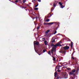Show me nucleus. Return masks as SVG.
<instances>
[{"label":"nucleus","mask_w":79,"mask_h":79,"mask_svg":"<svg viewBox=\"0 0 79 79\" xmlns=\"http://www.w3.org/2000/svg\"><path fill=\"white\" fill-rule=\"evenodd\" d=\"M60 60H61V58L59 60L60 61Z\"/></svg>","instance_id":"obj_45"},{"label":"nucleus","mask_w":79,"mask_h":79,"mask_svg":"<svg viewBox=\"0 0 79 79\" xmlns=\"http://www.w3.org/2000/svg\"><path fill=\"white\" fill-rule=\"evenodd\" d=\"M61 63H60V64H61V65H58V66H59V67L60 68V67H62V66H64V65H63V64H61Z\"/></svg>","instance_id":"obj_14"},{"label":"nucleus","mask_w":79,"mask_h":79,"mask_svg":"<svg viewBox=\"0 0 79 79\" xmlns=\"http://www.w3.org/2000/svg\"><path fill=\"white\" fill-rule=\"evenodd\" d=\"M9 0V1H11V0Z\"/></svg>","instance_id":"obj_53"},{"label":"nucleus","mask_w":79,"mask_h":79,"mask_svg":"<svg viewBox=\"0 0 79 79\" xmlns=\"http://www.w3.org/2000/svg\"><path fill=\"white\" fill-rule=\"evenodd\" d=\"M25 8H26V7H25L24 8V9H25Z\"/></svg>","instance_id":"obj_46"},{"label":"nucleus","mask_w":79,"mask_h":79,"mask_svg":"<svg viewBox=\"0 0 79 79\" xmlns=\"http://www.w3.org/2000/svg\"><path fill=\"white\" fill-rule=\"evenodd\" d=\"M46 52V50L45 49H44L43 51V53H45Z\"/></svg>","instance_id":"obj_25"},{"label":"nucleus","mask_w":79,"mask_h":79,"mask_svg":"<svg viewBox=\"0 0 79 79\" xmlns=\"http://www.w3.org/2000/svg\"><path fill=\"white\" fill-rule=\"evenodd\" d=\"M45 45H47V41L46 40H45L44 42Z\"/></svg>","instance_id":"obj_13"},{"label":"nucleus","mask_w":79,"mask_h":79,"mask_svg":"<svg viewBox=\"0 0 79 79\" xmlns=\"http://www.w3.org/2000/svg\"><path fill=\"white\" fill-rule=\"evenodd\" d=\"M55 42V39H53V38L51 40V42L52 43H53V42Z\"/></svg>","instance_id":"obj_11"},{"label":"nucleus","mask_w":79,"mask_h":79,"mask_svg":"<svg viewBox=\"0 0 79 79\" xmlns=\"http://www.w3.org/2000/svg\"><path fill=\"white\" fill-rule=\"evenodd\" d=\"M53 5L54 7H55L56 6V4H55V3H54Z\"/></svg>","instance_id":"obj_27"},{"label":"nucleus","mask_w":79,"mask_h":79,"mask_svg":"<svg viewBox=\"0 0 79 79\" xmlns=\"http://www.w3.org/2000/svg\"><path fill=\"white\" fill-rule=\"evenodd\" d=\"M49 32H50V30H48L47 31H46L45 33L46 34H48Z\"/></svg>","instance_id":"obj_19"},{"label":"nucleus","mask_w":79,"mask_h":79,"mask_svg":"<svg viewBox=\"0 0 79 79\" xmlns=\"http://www.w3.org/2000/svg\"><path fill=\"white\" fill-rule=\"evenodd\" d=\"M39 40L40 41H41V42H43L45 40V38H42V37H40L39 38Z\"/></svg>","instance_id":"obj_6"},{"label":"nucleus","mask_w":79,"mask_h":79,"mask_svg":"<svg viewBox=\"0 0 79 79\" xmlns=\"http://www.w3.org/2000/svg\"><path fill=\"white\" fill-rule=\"evenodd\" d=\"M69 64H70V60H69Z\"/></svg>","instance_id":"obj_43"},{"label":"nucleus","mask_w":79,"mask_h":79,"mask_svg":"<svg viewBox=\"0 0 79 79\" xmlns=\"http://www.w3.org/2000/svg\"><path fill=\"white\" fill-rule=\"evenodd\" d=\"M74 52H73V53H72V56H73V55L74 54Z\"/></svg>","instance_id":"obj_37"},{"label":"nucleus","mask_w":79,"mask_h":79,"mask_svg":"<svg viewBox=\"0 0 79 79\" xmlns=\"http://www.w3.org/2000/svg\"><path fill=\"white\" fill-rule=\"evenodd\" d=\"M38 5H39V3H38L37 5L35 4V8H36V7H37Z\"/></svg>","instance_id":"obj_23"},{"label":"nucleus","mask_w":79,"mask_h":79,"mask_svg":"<svg viewBox=\"0 0 79 79\" xmlns=\"http://www.w3.org/2000/svg\"><path fill=\"white\" fill-rule=\"evenodd\" d=\"M22 2H23V3H24L26 2V0H23Z\"/></svg>","instance_id":"obj_22"},{"label":"nucleus","mask_w":79,"mask_h":79,"mask_svg":"<svg viewBox=\"0 0 79 79\" xmlns=\"http://www.w3.org/2000/svg\"><path fill=\"white\" fill-rule=\"evenodd\" d=\"M52 58H53V60L54 61H55L56 60V58H55V57H54V56H52Z\"/></svg>","instance_id":"obj_18"},{"label":"nucleus","mask_w":79,"mask_h":79,"mask_svg":"<svg viewBox=\"0 0 79 79\" xmlns=\"http://www.w3.org/2000/svg\"><path fill=\"white\" fill-rule=\"evenodd\" d=\"M51 51H49L48 52V53L49 54V55H52V54H51Z\"/></svg>","instance_id":"obj_15"},{"label":"nucleus","mask_w":79,"mask_h":79,"mask_svg":"<svg viewBox=\"0 0 79 79\" xmlns=\"http://www.w3.org/2000/svg\"><path fill=\"white\" fill-rule=\"evenodd\" d=\"M34 0H32V2H33L34 3H35V2H34Z\"/></svg>","instance_id":"obj_33"},{"label":"nucleus","mask_w":79,"mask_h":79,"mask_svg":"<svg viewBox=\"0 0 79 79\" xmlns=\"http://www.w3.org/2000/svg\"><path fill=\"white\" fill-rule=\"evenodd\" d=\"M56 33V31L54 32V34H55Z\"/></svg>","instance_id":"obj_36"},{"label":"nucleus","mask_w":79,"mask_h":79,"mask_svg":"<svg viewBox=\"0 0 79 79\" xmlns=\"http://www.w3.org/2000/svg\"><path fill=\"white\" fill-rule=\"evenodd\" d=\"M40 27H39V26H38V27H37V29H39Z\"/></svg>","instance_id":"obj_30"},{"label":"nucleus","mask_w":79,"mask_h":79,"mask_svg":"<svg viewBox=\"0 0 79 79\" xmlns=\"http://www.w3.org/2000/svg\"><path fill=\"white\" fill-rule=\"evenodd\" d=\"M26 11H27V10L26 9Z\"/></svg>","instance_id":"obj_54"},{"label":"nucleus","mask_w":79,"mask_h":79,"mask_svg":"<svg viewBox=\"0 0 79 79\" xmlns=\"http://www.w3.org/2000/svg\"><path fill=\"white\" fill-rule=\"evenodd\" d=\"M15 3H17V2H18V0H16L15 1Z\"/></svg>","instance_id":"obj_34"},{"label":"nucleus","mask_w":79,"mask_h":79,"mask_svg":"<svg viewBox=\"0 0 79 79\" xmlns=\"http://www.w3.org/2000/svg\"><path fill=\"white\" fill-rule=\"evenodd\" d=\"M79 69H77L76 71V74H77V73H78L79 72Z\"/></svg>","instance_id":"obj_17"},{"label":"nucleus","mask_w":79,"mask_h":79,"mask_svg":"<svg viewBox=\"0 0 79 79\" xmlns=\"http://www.w3.org/2000/svg\"><path fill=\"white\" fill-rule=\"evenodd\" d=\"M35 52H36V51L35 50Z\"/></svg>","instance_id":"obj_56"},{"label":"nucleus","mask_w":79,"mask_h":79,"mask_svg":"<svg viewBox=\"0 0 79 79\" xmlns=\"http://www.w3.org/2000/svg\"><path fill=\"white\" fill-rule=\"evenodd\" d=\"M67 70H70V69H70L69 68H67Z\"/></svg>","instance_id":"obj_31"},{"label":"nucleus","mask_w":79,"mask_h":79,"mask_svg":"<svg viewBox=\"0 0 79 79\" xmlns=\"http://www.w3.org/2000/svg\"><path fill=\"white\" fill-rule=\"evenodd\" d=\"M56 79H59V77H57Z\"/></svg>","instance_id":"obj_40"},{"label":"nucleus","mask_w":79,"mask_h":79,"mask_svg":"<svg viewBox=\"0 0 79 79\" xmlns=\"http://www.w3.org/2000/svg\"><path fill=\"white\" fill-rule=\"evenodd\" d=\"M29 4H30V5H31V4H32V3H29Z\"/></svg>","instance_id":"obj_48"},{"label":"nucleus","mask_w":79,"mask_h":79,"mask_svg":"<svg viewBox=\"0 0 79 79\" xmlns=\"http://www.w3.org/2000/svg\"><path fill=\"white\" fill-rule=\"evenodd\" d=\"M53 10H54V8H53V7H52L51 8V11H53Z\"/></svg>","instance_id":"obj_26"},{"label":"nucleus","mask_w":79,"mask_h":79,"mask_svg":"<svg viewBox=\"0 0 79 79\" xmlns=\"http://www.w3.org/2000/svg\"><path fill=\"white\" fill-rule=\"evenodd\" d=\"M22 7L23 8H24V6H22Z\"/></svg>","instance_id":"obj_47"},{"label":"nucleus","mask_w":79,"mask_h":79,"mask_svg":"<svg viewBox=\"0 0 79 79\" xmlns=\"http://www.w3.org/2000/svg\"><path fill=\"white\" fill-rule=\"evenodd\" d=\"M71 51V50H70V51Z\"/></svg>","instance_id":"obj_57"},{"label":"nucleus","mask_w":79,"mask_h":79,"mask_svg":"<svg viewBox=\"0 0 79 79\" xmlns=\"http://www.w3.org/2000/svg\"><path fill=\"white\" fill-rule=\"evenodd\" d=\"M72 59H73V60H74V59H75V58H74L73 57H72Z\"/></svg>","instance_id":"obj_42"},{"label":"nucleus","mask_w":79,"mask_h":79,"mask_svg":"<svg viewBox=\"0 0 79 79\" xmlns=\"http://www.w3.org/2000/svg\"><path fill=\"white\" fill-rule=\"evenodd\" d=\"M64 53V55H65L66 54V53Z\"/></svg>","instance_id":"obj_50"},{"label":"nucleus","mask_w":79,"mask_h":79,"mask_svg":"<svg viewBox=\"0 0 79 79\" xmlns=\"http://www.w3.org/2000/svg\"><path fill=\"white\" fill-rule=\"evenodd\" d=\"M57 71H58V72L59 73H60V71H61V70H57Z\"/></svg>","instance_id":"obj_35"},{"label":"nucleus","mask_w":79,"mask_h":79,"mask_svg":"<svg viewBox=\"0 0 79 79\" xmlns=\"http://www.w3.org/2000/svg\"><path fill=\"white\" fill-rule=\"evenodd\" d=\"M56 49H55V48L54 47H52L51 49V53L52 54H53V52H54L55 53H56Z\"/></svg>","instance_id":"obj_3"},{"label":"nucleus","mask_w":79,"mask_h":79,"mask_svg":"<svg viewBox=\"0 0 79 79\" xmlns=\"http://www.w3.org/2000/svg\"><path fill=\"white\" fill-rule=\"evenodd\" d=\"M36 19H38V16L36 17Z\"/></svg>","instance_id":"obj_38"},{"label":"nucleus","mask_w":79,"mask_h":79,"mask_svg":"<svg viewBox=\"0 0 79 79\" xmlns=\"http://www.w3.org/2000/svg\"><path fill=\"white\" fill-rule=\"evenodd\" d=\"M34 10H39V9L38 8H34Z\"/></svg>","instance_id":"obj_21"},{"label":"nucleus","mask_w":79,"mask_h":79,"mask_svg":"<svg viewBox=\"0 0 79 79\" xmlns=\"http://www.w3.org/2000/svg\"><path fill=\"white\" fill-rule=\"evenodd\" d=\"M50 21V19H48L47 20H46V21L47 22H48V21Z\"/></svg>","instance_id":"obj_29"},{"label":"nucleus","mask_w":79,"mask_h":79,"mask_svg":"<svg viewBox=\"0 0 79 79\" xmlns=\"http://www.w3.org/2000/svg\"><path fill=\"white\" fill-rule=\"evenodd\" d=\"M57 73L56 72H55L54 73V76L55 77H56V75H57Z\"/></svg>","instance_id":"obj_16"},{"label":"nucleus","mask_w":79,"mask_h":79,"mask_svg":"<svg viewBox=\"0 0 79 79\" xmlns=\"http://www.w3.org/2000/svg\"><path fill=\"white\" fill-rule=\"evenodd\" d=\"M63 64H64V63H63Z\"/></svg>","instance_id":"obj_52"},{"label":"nucleus","mask_w":79,"mask_h":79,"mask_svg":"<svg viewBox=\"0 0 79 79\" xmlns=\"http://www.w3.org/2000/svg\"><path fill=\"white\" fill-rule=\"evenodd\" d=\"M63 77H64L65 79L68 78V75L66 73H64L63 74Z\"/></svg>","instance_id":"obj_7"},{"label":"nucleus","mask_w":79,"mask_h":79,"mask_svg":"<svg viewBox=\"0 0 79 79\" xmlns=\"http://www.w3.org/2000/svg\"><path fill=\"white\" fill-rule=\"evenodd\" d=\"M63 48L64 50H68L69 48V47L68 46L66 45L65 46L63 47Z\"/></svg>","instance_id":"obj_5"},{"label":"nucleus","mask_w":79,"mask_h":79,"mask_svg":"<svg viewBox=\"0 0 79 79\" xmlns=\"http://www.w3.org/2000/svg\"><path fill=\"white\" fill-rule=\"evenodd\" d=\"M60 35L59 33L58 34L56 35Z\"/></svg>","instance_id":"obj_44"},{"label":"nucleus","mask_w":79,"mask_h":79,"mask_svg":"<svg viewBox=\"0 0 79 79\" xmlns=\"http://www.w3.org/2000/svg\"><path fill=\"white\" fill-rule=\"evenodd\" d=\"M58 26H59V25H58V26L57 27V28H56V30H57V29L58 28Z\"/></svg>","instance_id":"obj_39"},{"label":"nucleus","mask_w":79,"mask_h":79,"mask_svg":"<svg viewBox=\"0 0 79 79\" xmlns=\"http://www.w3.org/2000/svg\"><path fill=\"white\" fill-rule=\"evenodd\" d=\"M53 24H54V23L52 22V23H44V25H50V26H51V25H52Z\"/></svg>","instance_id":"obj_4"},{"label":"nucleus","mask_w":79,"mask_h":79,"mask_svg":"<svg viewBox=\"0 0 79 79\" xmlns=\"http://www.w3.org/2000/svg\"><path fill=\"white\" fill-rule=\"evenodd\" d=\"M37 1H38L39 2H41V0H37Z\"/></svg>","instance_id":"obj_32"},{"label":"nucleus","mask_w":79,"mask_h":79,"mask_svg":"<svg viewBox=\"0 0 79 79\" xmlns=\"http://www.w3.org/2000/svg\"><path fill=\"white\" fill-rule=\"evenodd\" d=\"M36 21H37V19H36Z\"/></svg>","instance_id":"obj_51"},{"label":"nucleus","mask_w":79,"mask_h":79,"mask_svg":"<svg viewBox=\"0 0 79 79\" xmlns=\"http://www.w3.org/2000/svg\"><path fill=\"white\" fill-rule=\"evenodd\" d=\"M61 41H60L58 42V43H57L56 44V45H54L53 43L51 44V46L52 47H54L55 49H56V48L57 47H58V46H59L60 47H61V45L60 44H61Z\"/></svg>","instance_id":"obj_1"},{"label":"nucleus","mask_w":79,"mask_h":79,"mask_svg":"<svg viewBox=\"0 0 79 79\" xmlns=\"http://www.w3.org/2000/svg\"><path fill=\"white\" fill-rule=\"evenodd\" d=\"M27 6H29V5H28V4H27Z\"/></svg>","instance_id":"obj_49"},{"label":"nucleus","mask_w":79,"mask_h":79,"mask_svg":"<svg viewBox=\"0 0 79 79\" xmlns=\"http://www.w3.org/2000/svg\"><path fill=\"white\" fill-rule=\"evenodd\" d=\"M35 3H37V2H37V0H35Z\"/></svg>","instance_id":"obj_28"},{"label":"nucleus","mask_w":79,"mask_h":79,"mask_svg":"<svg viewBox=\"0 0 79 79\" xmlns=\"http://www.w3.org/2000/svg\"><path fill=\"white\" fill-rule=\"evenodd\" d=\"M64 7V6L62 5V6H61V8H63Z\"/></svg>","instance_id":"obj_24"},{"label":"nucleus","mask_w":79,"mask_h":79,"mask_svg":"<svg viewBox=\"0 0 79 79\" xmlns=\"http://www.w3.org/2000/svg\"><path fill=\"white\" fill-rule=\"evenodd\" d=\"M39 42H36L35 41L34 42V45H39Z\"/></svg>","instance_id":"obj_8"},{"label":"nucleus","mask_w":79,"mask_h":79,"mask_svg":"<svg viewBox=\"0 0 79 79\" xmlns=\"http://www.w3.org/2000/svg\"><path fill=\"white\" fill-rule=\"evenodd\" d=\"M59 4L60 5V6H62V3H61V2H59Z\"/></svg>","instance_id":"obj_20"},{"label":"nucleus","mask_w":79,"mask_h":79,"mask_svg":"<svg viewBox=\"0 0 79 79\" xmlns=\"http://www.w3.org/2000/svg\"><path fill=\"white\" fill-rule=\"evenodd\" d=\"M56 37H57L56 36Z\"/></svg>","instance_id":"obj_55"},{"label":"nucleus","mask_w":79,"mask_h":79,"mask_svg":"<svg viewBox=\"0 0 79 79\" xmlns=\"http://www.w3.org/2000/svg\"><path fill=\"white\" fill-rule=\"evenodd\" d=\"M60 53H66V51H60L59 52Z\"/></svg>","instance_id":"obj_10"},{"label":"nucleus","mask_w":79,"mask_h":79,"mask_svg":"<svg viewBox=\"0 0 79 79\" xmlns=\"http://www.w3.org/2000/svg\"><path fill=\"white\" fill-rule=\"evenodd\" d=\"M76 72V70L74 69H73L69 73L70 75H73L74 77L76 76V74L74 73Z\"/></svg>","instance_id":"obj_2"},{"label":"nucleus","mask_w":79,"mask_h":79,"mask_svg":"<svg viewBox=\"0 0 79 79\" xmlns=\"http://www.w3.org/2000/svg\"><path fill=\"white\" fill-rule=\"evenodd\" d=\"M38 55H41V54H42V53H41L40 54H39V53H38Z\"/></svg>","instance_id":"obj_41"},{"label":"nucleus","mask_w":79,"mask_h":79,"mask_svg":"<svg viewBox=\"0 0 79 79\" xmlns=\"http://www.w3.org/2000/svg\"><path fill=\"white\" fill-rule=\"evenodd\" d=\"M60 67H59V66H57L56 67V69H55V71H56V69H57L58 70H59V69H60Z\"/></svg>","instance_id":"obj_9"},{"label":"nucleus","mask_w":79,"mask_h":79,"mask_svg":"<svg viewBox=\"0 0 79 79\" xmlns=\"http://www.w3.org/2000/svg\"><path fill=\"white\" fill-rule=\"evenodd\" d=\"M73 42H71V48H73Z\"/></svg>","instance_id":"obj_12"}]
</instances>
